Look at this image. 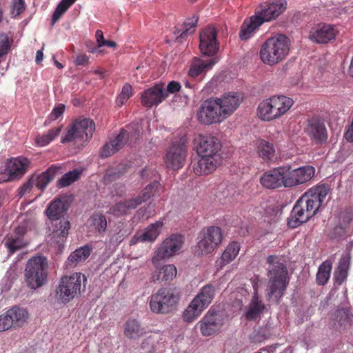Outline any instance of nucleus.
I'll return each instance as SVG.
<instances>
[{
	"mask_svg": "<svg viewBox=\"0 0 353 353\" xmlns=\"http://www.w3.org/2000/svg\"><path fill=\"white\" fill-rule=\"evenodd\" d=\"M184 85L185 88H190V89H194L195 87V84L191 83L190 81V80H188V79H185L184 81Z\"/></svg>",
	"mask_w": 353,
	"mask_h": 353,
	"instance_id": "nucleus-62",
	"label": "nucleus"
},
{
	"mask_svg": "<svg viewBox=\"0 0 353 353\" xmlns=\"http://www.w3.org/2000/svg\"><path fill=\"white\" fill-rule=\"evenodd\" d=\"M349 268L350 257L348 256H343L340 259L337 268L334 273L335 284L340 285L345 281L347 277Z\"/></svg>",
	"mask_w": 353,
	"mask_h": 353,
	"instance_id": "nucleus-35",
	"label": "nucleus"
},
{
	"mask_svg": "<svg viewBox=\"0 0 353 353\" xmlns=\"http://www.w3.org/2000/svg\"><path fill=\"white\" fill-rule=\"evenodd\" d=\"M106 46L110 48H116L117 43H116V42H114L113 41L105 40V42H103V43H102V46Z\"/></svg>",
	"mask_w": 353,
	"mask_h": 353,
	"instance_id": "nucleus-61",
	"label": "nucleus"
},
{
	"mask_svg": "<svg viewBox=\"0 0 353 353\" xmlns=\"http://www.w3.org/2000/svg\"><path fill=\"white\" fill-rule=\"evenodd\" d=\"M48 263L43 256H34L30 259L25 268L24 279L27 286L36 290L48 281Z\"/></svg>",
	"mask_w": 353,
	"mask_h": 353,
	"instance_id": "nucleus-7",
	"label": "nucleus"
},
{
	"mask_svg": "<svg viewBox=\"0 0 353 353\" xmlns=\"http://www.w3.org/2000/svg\"><path fill=\"white\" fill-rule=\"evenodd\" d=\"M89 61V57L86 54H78L75 59V64L77 65H84Z\"/></svg>",
	"mask_w": 353,
	"mask_h": 353,
	"instance_id": "nucleus-58",
	"label": "nucleus"
},
{
	"mask_svg": "<svg viewBox=\"0 0 353 353\" xmlns=\"http://www.w3.org/2000/svg\"><path fill=\"white\" fill-rule=\"evenodd\" d=\"M60 167L52 165L42 173L32 176L34 185L41 190H43L55 176L58 174Z\"/></svg>",
	"mask_w": 353,
	"mask_h": 353,
	"instance_id": "nucleus-28",
	"label": "nucleus"
},
{
	"mask_svg": "<svg viewBox=\"0 0 353 353\" xmlns=\"http://www.w3.org/2000/svg\"><path fill=\"white\" fill-rule=\"evenodd\" d=\"M129 133L122 129L120 133L112 140L106 143L101 149L100 154L102 158H107L118 152L128 141Z\"/></svg>",
	"mask_w": 353,
	"mask_h": 353,
	"instance_id": "nucleus-27",
	"label": "nucleus"
},
{
	"mask_svg": "<svg viewBox=\"0 0 353 353\" xmlns=\"http://www.w3.org/2000/svg\"><path fill=\"white\" fill-rule=\"evenodd\" d=\"M12 14L18 16L21 14L25 8V0H12Z\"/></svg>",
	"mask_w": 353,
	"mask_h": 353,
	"instance_id": "nucleus-53",
	"label": "nucleus"
},
{
	"mask_svg": "<svg viewBox=\"0 0 353 353\" xmlns=\"http://www.w3.org/2000/svg\"><path fill=\"white\" fill-rule=\"evenodd\" d=\"M216 248V246L205 239L203 235H201V239L198 241L194 252L196 256L207 255L212 253Z\"/></svg>",
	"mask_w": 353,
	"mask_h": 353,
	"instance_id": "nucleus-43",
	"label": "nucleus"
},
{
	"mask_svg": "<svg viewBox=\"0 0 353 353\" xmlns=\"http://www.w3.org/2000/svg\"><path fill=\"white\" fill-rule=\"evenodd\" d=\"M177 270L173 264H165L161 266L156 265V279L159 281H171L176 277Z\"/></svg>",
	"mask_w": 353,
	"mask_h": 353,
	"instance_id": "nucleus-36",
	"label": "nucleus"
},
{
	"mask_svg": "<svg viewBox=\"0 0 353 353\" xmlns=\"http://www.w3.org/2000/svg\"><path fill=\"white\" fill-rule=\"evenodd\" d=\"M186 137L182 135L179 141H173L165 156L167 167L172 170L181 168L187 157Z\"/></svg>",
	"mask_w": 353,
	"mask_h": 353,
	"instance_id": "nucleus-15",
	"label": "nucleus"
},
{
	"mask_svg": "<svg viewBox=\"0 0 353 353\" xmlns=\"http://www.w3.org/2000/svg\"><path fill=\"white\" fill-rule=\"evenodd\" d=\"M285 188H291L309 181L314 176L315 168L312 165H304L292 169L290 166H283Z\"/></svg>",
	"mask_w": 353,
	"mask_h": 353,
	"instance_id": "nucleus-14",
	"label": "nucleus"
},
{
	"mask_svg": "<svg viewBox=\"0 0 353 353\" xmlns=\"http://www.w3.org/2000/svg\"><path fill=\"white\" fill-rule=\"evenodd\" d=\"M179 300V295L171 290H160L156 294V304L158 312L167 313L172 310Z\"/></svg>",
	"mask_w": 353,
	"mask_h": 353,
	"instance_id": "nucleus-23",
	"label": "nucleus"
},
{
	"mask_svg": "<svg viewBox=\"0 0 353 353\" xmlns=\"http://www.w3.org/2000/svg\"><path fill=\"white\" fill-rule=\"evenodd\" d=\"M10 316L13 319L14 327L22 326L28 319V312L20 307L14 306L8 310Z\"/></svg>",
	"mask_w": 353,
	"mask_h": 353,
	"instance_id": "nucleus-40",
	"label": "nucleus"
},
{
	"mask_svg": "<svg viewBox=\"0 0 353 353\" xmlns=\"http://www.w3.org/2000/svg\"><path fill=\"white\" fill-rule=\"evenodd\" d=\"M198 20L199 17L195 14L192 17L188 18L184 21L183 28L175 31V40L179 43L182 42L188 36L194 33Z\"/></svg>",
	"mask_w": 353,
	"mask_h": 353,
	"instance_id": "nucleus-32",
	"label": "nucleus"
},
{
	"mask_svg": "<svg viewBox=\"0 0 353 353\" xmlns=\"http://www.w3.org/2000/svg\"><path fill=\"white\" fill-rule=\"evenodd\" d=\"M65 111V105L62 103L59 104L57 106L54 107L50 114H49L48 119L44 122V125L48 126L50 121H54L59 119Z\"/></svg>",
	"mask_w": 353,
	"mask_h": 353,
	"instance_id": "nucleus-50",
	"label": "nucleus"
},
{
	"mask_svg": "<svg viewBox=\"0 0 353 353\" xmlns=\"http://www.w3.org/2000/svg\"><path fill=\"white\" fill-rule=\"evenodd\" d=\"M250 281L254 289V293L258 294V290L262 285L263 281L259 278V276L254 275L251 278Z\"/></svg>",
	"mask_w": 353,
	"mask_h": 353,
	"instance_id": "nucleus-57",
	"label": "nucleus"
},
{
	"mask_svg": "<svg viewBox=\"0 0 353 353\" xmlns=\"http://www.w3.org/2000/svg\"><path fill=\"white\" fill-rule=\"evenodd\" d=\"M128 210V209L125 201L117 203L112 208V213L114 216H119L125 214Z\"/></svg>",
	"mask_w": 353,
	"mask_h": 353,
	"instance_id": "nucleus-54",
	"label": "nucleus"
},
{
	"mask_svg": "<svg viewBox=\"0 0 353 353\" xmlns=\"http://www.w3.org/2000/svg\"><path fill=\"white\" fill-rule=\"evenodd\" d=\"M68 210V205L65 201L60 199L51 201L45 210V214L51 222V243L56 244L60 248L66 240L69 230L70 221L64 218Z\"/></svg>",
	"mask_w": 353,
	"mask_h": 353,
	"instance_id": "nucleus-3",
	"label": "nucleus"
},
{
	"mask_svg": "<svg viewBox=\"0 0 353 353\" xmlns=\"http://www.w3.org/2000/svg\"><path fill=\"white\" fill-rule=\"evenodd\" d=\"M11 327H14L13 319L7 311L0 316V332L8 330Z\"/></svg>",
	"mask_w": 353,
	"mask_h": 353,
	"instance_id": "nucleus-51",
	"label": "nucleus"
},
{
	"mask_svg": "<svg viewBox=\"0 0 353 353\" xmlns=\"http://www.w3.org/2000/svg\"><path fill=\"white\" fill-rule=\"evenodd\" d=\"M28 227L21 224L9 232L2 241L9 255L26 249L30 245V240L26 237Z\"/></svg>",
	"mask_w": 353,
	"mask_h": 353,
	"instance_id": "nucleus-13",
	"label": "nucleus"
},
{
	"mask_svg": "<svg viewBox=\"0 0 353 353\" xmlns=\"http://www.w3.org/2000/svg\"><path fill=\"white\" fill-rule=\"evenodd\" d=\"M14 181L10 174V172L8 169V165L6 163L4 168H0V183L8 181Z\"/></svg>",
	"mask_w": 353,
	"mask_h": 353,
	"instance_id": "nucleus-55",
	"label": "nucleus"
},
{
	"mask_svg": "<svg viewBox=\"0 0 353 353\" xmlns=\"http://www.w3.org/2000/svg\"><path fill=\"white\" fill-rule=\"evenodd\" d=\"M332 269V262L331 260H325L319 265L316 275V281L318 285H324L327 283Z\"/></svg>",
	"mask_w": 353,
	"mask_h": 353,
	"instance_id": "nucleus-39",
	"label": "nucleus"
},
{
	"mask_svg": "<svg viewBox=\"0 0 353 353\" xmlns=\"http://www.w3.org/2000/svg\"><path fill=\"white\" fill-rule=\"evenodd\" d=\"M269 282L266 290V297L279 302L283 296L288 284V270L278 256L270 255L268 257Z\"/></svg>",
	"mask_w": 353,
	"mask_h": 353,
	"instance_id": "nucleus-4",
	"label": "nucleus"
},
{
	"mask_svg": "<svg viewBox=\"0 0 353 353\" xmlns=\"http://www.w3.org/2000/svg\"><path fill=\"white\" fill-rule=\"evenodd\" d=\"M91 224L100 234L104 233L107 228V220L101 213H94L90 217Z\"/></svg>",
	"mask_w": 353,
	"mask_h": 353,
	"instance_id": "nucleus-47",
	"label": "nucleus"
},
{
	"mask_svg": "<svg viewBox=\"0 0 353 353\" xmlns=\"http://www.w3.org/2000/svg\"><path fill=\"white\" fill-rule=\"evenodd\" d=\"M153 190L154 186L152 184H149L143 190L141 196L125 201V203L128 210L136 208L139 205L141 204L142 202H145L150 199V196L153 195Z\"/></svg>",
	"mask_w": 353,
	"mask_h": 353,
	"instance_id": "nucleus-42",
	"label": "nucleus"
},
{
	"mask_svg": "<svg viewBox=\"0 0 353 353\" xmlns=\"http://www.w3.org/2000/svg\"><path fill=\"white\" fill-rule=\"evenodd\" d=\"M330 188L325 184H319L308 189L296 202L288 218V225L296 228L313 217L323 205Z\"/></svg>",
	"mask_w": 353,
	"mask_h": 353,
	"instance_id": "nucleus-1",
	"label": "nucleus"
},
{
	"mask_svg": "<svg viewBox=\"0 0 353 353\" xmlns=\"http://www.w3.org/2000/svg\"><path fill=\"white\" fill-rule=\"evenodd\" d=\"M185 243V237L180 234H172L165 238L156 250V257L170 259L179 254Z\"/></svg>",
	"mask_w": 353,
	"mask_h": 353,
	"instance_id": "nucleus-16",
	"label": "nucleus"
},
{
	"mask_svg": "<svg viewBox=\"0 0 353 353\" xmlns=\"http://www.w3.org/2000/svg\"><path fill=\"white\" fill-rule=\"evenodd\" d=\"M95 37L98 43V46L101 47L102 43L105 42V39L103 37V33L101 30H97L95 32Z\"/></svg>",
	"mask_w": 353,
	"mask_h": 353,
	"instance_id": "nucleus-59",
	"label": "nucleus"
},
{
	"mask_svg": "<svg viewBox=\"0 0 353 353\" xmlns=\"http://www.w3.org/2000/svg\"><path fill=\"white\" fill-rule=\"evenodd\" d=\"M92 248L90 245H85L72 252L68 260L72 263H78L85 261L90 255Z\"/></svg>",
	"mask_w": 353,
	"mask_h": 353,
	"instance_id": "nucleus-45",
	"label": "nucleus"
},
{
	"mask_svg": "<svg viewBox=\"0 0 353 353\" xmlns=\"http://www.w3.org/2000/svg\"><path fill=\"white\" fill-rule=\"evenodd\" d=\"M124 335L129 339H137L145 333L139 322L134 319H128L123 325Z\"/></svg>",
	"mask_w": 353,
	"mask_h": 353,
	"instance_id": "nucleus-33",
	"label": "nucleus"
},
{
	"mask_svg": "<svg viewBox=\"0 0 353 353\" xmlns=\"http://www.w3.org/2000/svg\"><path fill=\"white\" fill-rule=\"evenodd\" d=\"M263 24V20L255 14L249 19L245 20L241 29L240 38L242 40L250 39L255 30Z\"/></svg>",
	"mask_w": 353,
	"mask_h": 353,
	"instance_id": "nucleus-31",
	"label": "nucleus"
},
{
	"mask_svg": "<svg viewBox=\"0 0 353 353\" xmlns=\"http://www.w3.org/2000/svg\"><path fill=\"white\" fill-rule=\"evenodd\" d=\"M338 33L334 26L321 23L313 28L310 32V39L317 43H327L334 40Z\"/></svg>",
	"mask_w": 353,
	"mask_h": 353,
	"instance_id": "nucleus-24",
	"label": "nucleus"
},
{
	"mask_svg": "<svg viewBox=\"0 0 353 353\" xmlns=\"http://www.w3.org/2000/svg\"><path fill=\"white\" fill-rule=\"evenodd\" d=\"M260 183L270 190L285 188L283 166L265 172L260 177Z\"/></svg>",
	"mask_w": 353,
	"mask_h": 353,
	"instance_id": "nucleus-22",
	"label": "nucleus"
},
{
	"mask_svg": "<svg viewBox=\"0 0 353 353\" xmlns=\"http://www.w3.org/2000/svg\"><path fill=\"white\" fill-rule=\"evenodd\" d=\"M154 239L152 230L145 231L140 235H135L130 241V245H134L138 242H152Z\"/></svg>",
	"mask_w": 353,
	"mask_h": 353,
	"instance_id": "nucleus-52",
	"label": "nucleus"
},
{
	"mask_svg": "<svg viewBox=\"0 0 353 353\" xmlns=\"http://www.w3.org/2000/svg\"><path fill=\"white\" fill-rule=\"evenodd\" d=\"M226 320L227 316L223 311L211 307L198 323L201 334L203 336L218 334Z\"/></svg>",
	"mask_w": 353,
	"mask_h": 353,
	"instance_id": "nucleus-11",
	"label": "nucleus"
},
{
	"mask_svg": "<svg viewBox=\"0 0 353 353\" xmlns=\"http://www.w3.org/2000/svg\"><path fill=\"white\" fill-rule=\"evenodd\" d=\"M215 98L225 120L237 110L242 101L240 95L236 92H227Z\"/></svg>",
	"mask_w": 353,
	"mask_h": 353,
	"instance_id": "nucleus-21",
	"label": "nucleus"
},
{
	"mask_svg": "<svg viewBox=\"0 0 353 353\" xmlns=\"http://www.w3.org/2000/svg\"><path fill=\"white\" fill-rule=\"evenodd\" d=\"M194 144L200 158L192 165L194 173L202 176L214 172L223 163L220 140L211 134H199L194 139Z\"/></svg>",
	"mask_w": 353,
	"mask_h": 353,
	"instance_id": "nucleus-2",
	"label": "nucleus"
},
{
	"mask_svg": "<svg viewBox=\"0 0 353 353\" xmlns=\"http://www.w3.org/2000/svg\"><path fill=\"white\" fill-rule=\"evenodd\" d=\"M294 104V101L283 95H275L259 103L256 115L263 121L276 120L286 114Z\"/></svg>",
	"mask_w": 353,
	"mask_h": 353,
	"instance_id": "nucleus-6",
	"label": "nucleus"
},
{
	"mask_svg": "<svg viewBox=\"0 0 353 353\" xmlns=\"http://www.w3.org/2000/svg\"><path fill=\"white\" fill-rule=\"evenodd\" d=\"M43 58V53L42 50H37L36 52V58H35L36 63H40L42 61Z\"/></svg>",
	"mask_w": 353,
	"mask_h": 353,
	"instance_id": "nucleus-60",
	"label": "nucleus"
},
{
	"mask_svg": "<svg viewBox=\"0 0 353 353\" xmlns=\"http://www.w3.org/2000/svg\"><path fill=\"white\" fill-rule=\"evenodd\" d=\"M241 249V245L237 241H232L224 250L221 258L216 261V265L220 268L231 263L238 256Z\"/></svg>",
	"mask_w": 353,
	"mask_h": 353,
	"instance_id": "nucleus-29",
	"label": "nucleus"
},
{
	"mask_svg": "<svg viewBox=\"0 0 353 353\" xmlns=\"http://www.w3.org/2000/svg\"><path fill=\"white\" fill-rule=\"evenodd\" d=\"M81 173L82 172L78 169H74L72 171L66 172L57 181V186L59 188L69 186L80 178Z\"/></svg>",
	"mask_w": 353,
	"mask_h": 353,
	"instance_id": "nucleus-44",
	"label": "nucleus"
},
{
	"mask_svg": "<svg viewBox=\"0 0 353 353\" xmlns=\"http://www.w3.org/2000/svg\"><path fill=\"white\" fill-rule=\"evenodd\" d=\"M215 296V288L211 284L203 286L183 313L184 321L190 323L196 319L210 305Z\"/></svg>",
	"mask_w": 353,
	"mask_h": 353,
	"instance_id": "nucleus-8",
	"label": "nucleus"
},
{
	"mask_svg": "<svg viewBox=\"0 0 353 353\" xmlns=\"http://www.w3.org/2000/svg\"><path fill=\"white\" fill-rule=\"evenodd\" d=\"M199 48L203 54L214 56L219 50L216 41V32L214 28L208 27L200 34Z\"/></svg>",
	"mask_w": 353,
	"mask_h": 353,
	"instance_id": "nucleus-20",
	"label": "nucleus"
},
{
	"mask_svg": "<svg viewBox=\"0 0 353 353\" xmlns=\"http://www.w3.org/2000/svg\"><path fill=\"white\" fill-rule=\"evenodd\" d=\"M132 96V88L126 83L123 85L121 92L116 99L119 106L123 105Z\"/></svg>",
	"mask_w": 353,
	"mask_h": 353,
	"instance_id": "nucleus-49",
	"label": "nucleus"
},
{
	"mask_svg": "<svg viewBox=\"0 0 353 353\" xmlns=\"http://www.w3.org/2000/svg\"><path fill=\"white\" fill-rule=\"evenodd\" d=\"M348 72H349V74L352 77H353V57H352V61H351V63H350V65L349 67Z\"/></svg>",
	"mask_w": 353,
	"mask_h": 353,
	"instance_id": "nucleus-63",
	"label": "nucleus"
},
{
	"mask_svg": "<svg viewBox=\"0 0 353 353\" xmlns=\"http://www.w3.org/2000/svg\"><path fill=\"white\" fill-rule=\"evenodd\" d=\"M33 185H34L33 178H30L26 183L19 188V194L20 196H22L27 193H30Z\"/></svg>",
	"mask_w": 353,
	"mask_h": 353,
	"instance_id": "nucleus-56",
	"label": "nucleus"
},
{
	"mask_svg": "<svg viewBox=\"0 0 353 353\" xmlns=\"http://www.w3.org/2000/svg\"><path fill=\"white\" fill-rule=\"evenodd\" d=\"M62 128V125H59L50 129L45 134L37 135L35 139L37 145L43 147L48 145L60 134Z\"/></svg>",
	"mask_w": 353,
	"mask_h": 353,
	"instance_id": "nucleus-38",
	"label": "nucleus"
},
{
	"mask_svg": "<svg viewBox=\"0 0 353 353\" xmlns=\"http://www.w3.org/2000/svg\"><path fill=\"white\" fill-rule=\"evenodd\" d=\"M201 235H203L216 247L221 243L223 239L221 229L216 226H210L203 229Z\"/></svg>",
	"mask_w": 353,
	"mask_h": 353,
	"instance_id": "nucleus-41",
	"label": "nucleus"
},
{
	"mask_svg": "<svg viewBox=\"0 0 353 353\" xmlns=\"http://www.w3.org/2000/svg\"><path fill=\"white\" fill-rule=\"evenodd\" d=\"M286 0H269L260 6L256 14L263 20V23L279 17L286 8Z\"/></svg>",
	"mask_w": 353,
	"mask_h": 353,
	"instance_id": "nucleus-18",
	"label": "nucleus"
},
{
	"mask_svg": "<svg viewBox=\"0 0 353 353\" xmlns=\"http://www.w3.org/2000/svg\"><path fill=\"white\" fill-rule=\"evenodd\" d=\"M304 132L312 141L316 143H323L327 139L325 125L317 118H312L306 121Z\"/></svg>",
	"mask_w": 353,
	"mask_h": 353,
	"instance_id": "nucleus-19",
	"label": "nucleus"
},
{
	"mask_svg": "<svg viewBox=\"0 0 353 353\" xmlns=\"http://www.w3.org/2000/svg\"><path fill=\"white\" fill-rule=\"evenodd\" d=\"M218 62L217 58L205 60L194 57L188 63V77L191 80L202 81L205 74Z\"/></svg>",
	"mask_w": 353,
	"mask_h": 353,
	"instance_id": "nucleus-17",
	"label": "nucleus"
},
{
	"mask_svg": "<svg viewBox=\"0 0 353 353\" xmlns=\"http://www.w3.org/2000/svg\"><path fill=\"white\" fill-rule=\"evenodd\" d=\"M334 327L339 330H343L349 328L353 321V315L348 308H342L337 310L334 314Z\"/></svg>",
	"mask_w": 353,
	"mask_h": 353,
	"instance_id": "nucleus-30",
	"label": "nucleus"
},
{
	"mask_svg": "<svg viewBox=\"0 0 353 353\" xmlns=\"http://www.w3.org/2000/svg\"><path fill=\"white\" fill-rule=\"evenodd\" d=\"M86 281L85 276L80 272L62 276L57 290V294L63 303H68L78 296L81 290H85Z\"/></svg>",
	"mask_w": 353,
	"mask_h": 353,
	"instance_id": "nucleus-9",
	"label": "nucleus"
},
{
	"mask_svg": "<svg viewBox=\"0 0 353 353\" xmlns=\"http://www.w3.org/2000/svg\"><path fill=\"white\" fill-rule=\"evenodd\" d=\"M10 174L14 181L20 179L28 170L30 160L24 157L11 158L6 162Z\"/></svg>",
	"mask_w": 353,
	"mask_h": 353,
	"instance_id": "nucleus-26",
	"label": "nucleus"
},
{
	"mask_svg": "<svg viewBox=\"0 0 353 353\" xmlns=\"http://www.w3.org/2000/svg\"><path fill=\"white\" fill-rule=\"evenodd\" d=\"M77 0H61L57 5L55 10L53 12L52 17V23L54 25L64 13L69 9V8Z\"/></svg>",
	"mask_w": 353,
	"mask_h": 353,
	"instance_id": "nucleus-46",
	"label": "nucleus"
},
{
	"mask_svg": "<svg viewBox=\"0 0 353 353\" xmlns=\"http://www.w3.org/2000/svg\"><path fill=\"white\" fill-rule=\"evenodd\" d=\"M196 118L199 123L205 125L219 124L225 121L215 97L209 98L201 104Z\"/></svg>",
	"mask_w": 353,
	"mask_h": 353,
	"instance_id": "nucleus-12",
	"label": "nucleus"
},
{
	"mask_svg": "<svg viewBox=\"0 0 353 353\" xmlns=\"http://www.w3.org/2000/svg\"><path fill=\"white\" fill-rule=\"evenodd\" d=\"M253 147L259 158L265 162H272L276 159V151L273 143L262 138L253 141Z\"/></svg>",
	"mask_w": 353,
	"mask_h": 353,
	"instance_id": "nucleus-25",
	"label": "nucleus"
},
{
	"mask_svg": "<svg viewBox=\"0 0 353 353\" xmlns=\"http://www.w3.org/2000/svg\"><path fill=\"white\" fill-rule=\"evenodd\" d=\"M265 308V305L259 300V294L254 293L252 301L245 312L246 319L248 320L256 319L264 311Z\"/></svg>",
	"mask_w": 353,
	"mask_h": 353,
	"instance_id": "nucleus-34",
	"label": "nucleus"
},
{
	"mask_svg": "<svg viewBox=\"0 0 353 353\" xmlns=\"http://www.w3.org/2000/svg\"><path fill=\"white\" fill-rule=\"evenodd\" d=\"M181 89V84L175 81H170L166 89L162 88L160 85L156 84V105L165 99L168 93H175Z\"/></svg>",
	"mask_w": 353,
	"mask_h": 353,
	"instance_id": "nucleus-37",
	"label": "nucleus"
},
{
	"mask_svg": "<svg viewBox=\"0 0 353 353\" xmlns=\"http://www.w3.org/2000/svg\"><path fill=\"white\" fill-rule=\"evenodd\" d=\"M94 73L96 74H99L101 76V78H103V73H104V71L102 70L101 69H97V70H95L94 71Z\"/></svg>",
	"mask_w": 353,
	"mask_h": 353,
	"instance_id": "nucleus-64",
	"label": "nucleus"
},
{
	"mask_svg": "<svg viewBox=\"0 0 353 353\" xmlns=\"http://www.w3.org/2000/svg\"><path fill=\"white\" fill-rule=\"evenodd\" d=\"M290 41L285 34H277L267 39L261 46L259 57L269 66L283 61L290 52Z\"/></svg>",
	"mask_w": 353,
	"mask_h": 353,
	"instance_id": "nucleus-5",
	"label": "nucleus"
},
{
	"mask_svg": "<svg viewBox=\"0 0 353 353\" xmlns=\"http://www.w3.org/2000/svg\"><path fill=\"white\" fill-rule=\"evenodd\" d=\"M141 102L145 108H152L154 105V87L145 90L141 94Z\"/></svg>",
	"mask_w": 353,
	"mask_h": 353,
	"instance_id": "nucleus-48",
	"label": "nucleus"
},
{
	"mask_svg": "<svg viewBox=\"0 0 353 353\" xmlns=\"http://www.w3.org/2000/svg\"><path fill=\"white\" fill-rule=\"evenodd\" d=\"M95 130L94 121L89 118H80L74 120L67 128L66 132L61 137V143H69L80 139L83 143L89 141Z\"/></svg>",
	"mask_w": 353,
	"mask_h": 353,
	"instance_id": "nucleus-10",
	"label": "nucleus"
}]
</instances>
